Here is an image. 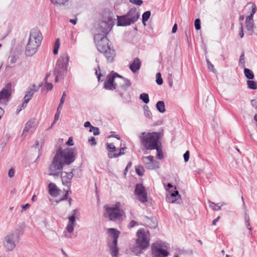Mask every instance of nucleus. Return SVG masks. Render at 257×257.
Here are the masks:
<instances>
[{
    "mask_svg": "<svg viewBox=\"0 0 257 257\" xmlns=\"http://www.w3.org/2000/svg\"><path fill=\"white\" fill-rule=\"evenodd\" d=\"M167 246L165 242H157L152 244V254L153 257H167L169 252L165 248Z\"/></svg>",
    "mask_w": 257,
    "mask_h": 257,
    "instance_id": "obj_11",
    "label": "nucleus"
},
{
    "mask_svg": "<svg viewBox=\"0 0 257 257\" xmlns=\"http://www.w3.org/2000/svg\"><path fill=\"white\" fill-rule=\"evenodd\" d=\"M60 113H59V112H56V113H55V116H54V122H53V123L52 124V125H53L55 122L57 120H58L59 119V115H60Z\"/></svg>",
    "mask_w": 257,
    "mask_h": 257,
    "instance_id": "obj_59",
    "label": "nucleus"
},
{
    "mask_svg": "<svg viewBox=\"0 0 257 257\" xmlns=\"http://www.w3.org/2000/svg\"><path fill=\"white\" fill-rule=\"evenodd\" d=\"M117 76H118V74L113 71L108 75L104 83V88L111 90L115 89L118 84L116 83V81H115V78L117 77Z\"/></svg>",
    "mask_w": 257,
    "mask_h": 257,
    "instance_id": "obj_12",
    "label": "nucleus"
},
{
    "mask_svg": "<svg viewBox=\"0 0 257 257\" xmlns=\"http://www.w3.org/2000/svg\"><path fill=\"white\" fill-rule=\"evenodd\" d=\"M156 83L158 85H162L163 83V80L162 78L161 74L160 73H157L156 74Z\"/></svg>",
    "mask_w": 257,
    "mask_h": 257,
    "instance_id": "obj_43",
    "label": "nucleus"
},
{
    "mask_svg": "<svg viewBox=\"0 0 257 257\" xmlns=\"http://www.w3.org/2000/svg\"><path fill=\"white\" fill-rule=\"evenodd\" d=\"M45 86L47 91H50L53 88V85L51 83L46 82Z\"/></svg>",
    "mask_w": 257,
    "mask_h": 257,
    "instance_id": "obj_53",
    "label": "nucleus"
},
{
    "mask_svg": "<svg viewBox=\"0 0 257 257\" xmlns=\"http://www.w3.org/2000/svg\"><path fill=\"white\" fill-rule=\"evenodd\" d=\"M97 68H98V69L95 70V74L98 79V81H99L100 80L101 73H100V69L99 65H98Z\"/></svg>",
    "mask_w": 257,
    "mask_h": 257,
    "instance_id": "obj_47",
    "label": "nucleus"
},
{
    "mask_svg": "<svg viewBox=\"0 0 257 257\" xmlns=\"http://www.w3.org/2000/svg\"><path fill=\"white\" fill-rule=\"evenodd\" d=\"M18 58L15 55H11L8 58V63L12 65L16 63Z\"/></svg>",
    "mask_w": 257,
    "mask_h": 257,
    "instance_id": "obj_40",
    "label": "nucleus"
},
{
    "mask_svg": "<svg viewBox=\"0 0 257 257\" xmlns=\"http://www.w3.org/2000/svg\"><path fill=\"white\" fill-rule=\"evenodd\" d=\"M108 233L110 234L111 242H108V245L110 250V253L112 257H117L118 252V248L117 246V238L120 234V232L114 228H109Z\"/></svg>",
    "mask_w": 257,
    "mask_h": 257,
    "instance_id": "obj_9",
    "label": "nucleus"
},
{
    "mask_svg": "<svg viewBox=\"0 0 257 257\" xmlns=\"http://www.w3.org/2000/svg\"><path fill=\"white\" fill-rule=\"evenodd\" d=\"M220 219V217L219 216H218L216 218H215V219H214L212 221V224L213 225H215L216 224V222L217 221H218V220H219Z\"/></svg>",
    "mask_w": 257,
    "mask_h": 257,
    "instance_id": "obj_64",
    "label": "nucleus"
},
{
    "mask_svg": "<svg viewBox=\"0 0 257 257\" xmlns=\"http://www.w3.org/2000/svg\"><path fill=\"white\" fill-rule=\"evenodd\" d=\"M117 78H118L119 79L116 81V83L118 84L117 88L120 87L123 90H126L131 85V82L128 79L124 78L119 74Z\"/></svg>",
    "mask_w": 257,
    "mask_h": 257,
    "instance_id": "obj_17",
    "label": "nucleus"
},
{
    "mask_svg": "<svg viewBox=\"0 0 257 257\" xmlns=\"http://www.w3.org/2000/svg\"><path fill=\"white\" fill-rule=\"evenodd\" d=\"M67 199L68 197L67 196V195L64 194V195L62 198H61L58 201H57L56 202L58 203L60 201L67 200Z\"/></svg>",
    "mask_w": 257,
    "mask_h": 257,
    "instance_id": "obj_61",
    "label": "nucleus"
},
{
    "mask_svg": "<svg viewBox=\"0 0 257 257\" xmlns=\"http://www.w3.org/2000/svg\"><path fill=\"white\" fill-rule=\"evenodd\" d=\"M66 96V94L65 92H63L62 96L60 99V103L63 104L65 101V97Z\"/></svg>",
    "mask_w": 257,
    "mask_h": 257,
    "instance_id": "obj_55",
    "label": "nucleus"
},
{
    "mask_svg": "<svg viewBox=\"0 0 257 257\" xmlns=\"http://www.w3.org/2000/svg\"><path fill=\"white\" fill-rule=\"evenodd\" d=\"M43 37L41 33L37 29H32L30 34L29 39L26 47V55L32 56L38 51Z\"/></svg>",
    "mask_w": 257,
    "mask_h": 257,
    "instance_id": "obj_3",
    "label": "nucleus"
},
{
    "mask_svg": "<svg viewBox=\"0 0 257 257\" xmlns=\"http://www.w3.org/2000/svg\"><path fill=\"white\" fill-rule=\"evenodd\" d=\"M140 17L139 9L131 8L124 15L117 16V26H126L136 23Z\"/></svg>",
    "mask_w": 257,
    "mask_h": 257,
    "instance_id": "obj_7",
    "label": "nucleus"
},
{
    "mask_svg": "<svg viewBox=\"0 0 257 257\" xmlns=\"http://www.w3.org/2000/svg\"><path fill=\"white\" fill-rule=\"evenodd\" d=\"M156 108L161 113H164L166 111L165 103L163 101H159L156 103Z\"/></svg>",
    "mask_w": 257,
    "mask_h": 257,
    "instance_id": "obj_26",
    "label": "nucleus"
},
{
    "mask_svg": "<svg viewBox=\"0 0 257 257\" xmlns=\"http://www.w3.org/2000/svg\"><path fill=\"white\" fill-rule=\"evenodd\" d=\"M154 150H156L157 151V157L159 159H162L163 158V155L162 151V149L161 148V145L159 144L158 146H157V149H155Z\"/></svg>",
    "mask_w": 257,
    "mask_h": 257,
    "instance_id": "obj_33",
    "label": "nucleus"
},
{
    "mask_svg": "<svg viewBox=\"0 0 257 257\" xmlns=\"http://www.w3.org/2000/svg\"><path fill=\"white\" fill-rule=\"evenodd\" d=\"M246 7H248L249 9H251V13L249 16L246 17V20L253 22V16L255 13L256 11L255 5L254 4L249 3L247 4Z\"/></svg>",
    "mask_w": 257,
    "mask_h": 257,
    "instance_id": "obj_24",
    "label": "nucleus"
},
{
    "mask_svg": "<svg viewBox=\"0 0 257 257\" xmlns=\"http://www.w3.org/2000/svg\"><path fill=\"white\" fill-rule=\"evenodd\" d=\"M141 144L146 150H152L157 149V146L160 144L159 142V134L157 132H143L140 137Z\"/></svg>",
    "mask_w": 257,
    "mask_h": 257,
    "instance_id": "obj_4",
    "label": "nucleus"
},
{
    "mask_svg": "<svg viewBox=\"0 0 257 257\" xmlns=\"http://www.w3.org/2000/svg\"><path fill=\"white\" fill-rule=\"evenodd\" d=\"M84 126L85 127H89L90 128L92 125L89 121H86L84 124Z\"/></svg>",
    "mask_w": 257,
    "mask_h": 257,
    "instance_id": "obj_63",
    "label": "nucleus"
},
{
    "mask_svg": "<svg viewBox=\"0 0 257 257\" xmlns=\"http://www.w3.org/2000/svg\"><path fill=\"white\" fill-rule=\"evenodd\" d=\"M60 42L59 39H57L55 41L54 49H53V53L54 55H56L58 53V50L60 47Z\"/></svg>",
    "mask_w": 257,
    "mask_h": 257,
    "instance_id": "obj_30",
    "label": "nucleus"
},
{
    "mask_svg": "<svg viewBox=\"0 0 257 257\" xmlns=\"http://www.w3.org/2000/svg\"><path fill=\"white\" fill-rule=\"evenodd\" d=\"M75 216L71 215L69 217V222L67 225L66 229L69 233H72L74 230V227L76 224Z\"/></svg>",
    "mask_w": 257,
    "mask_h": 257,
    "instance_id": "obj_23",
    "label": "nucleus"
},
{
    "mask_svg": "<svg viewBox=\"0 0 257 257\" xmlns=\"http://www.w3.org/2000/svg\"><path fill=\"white\" fill-rule=\"evenodd\" d=\"M66 144L68 146H73V139L72 137H69L68 140L66 142Z\"/></svg>",
    "mask_w": 257,
    "mask_h": 257,
    "instance_id": "obj_58",
    "label": "nucleus"
},
{
    "mask_svg": "<svg viewBox=\"0 0 257 257\" xmlns=\"http://www.w3.org/2000/svg\"><path fill=\"white\" fill-rule=\"evenodd\" d=\"M253 26V22L249 20H245V27L247 30H251Z\"/></svg>",
    "mask_w": 257,
    "mask_h": 257,
    "instance_id": "obj_42",
    "label": "nucleus"
},
{
    "mask_svg": "<svg viewBox=\"0 0 257 257\" xmlns=\"http://www.w3.org/2000/svg\"><path fill=\"white\" fill-rule=\"evenodd\" d=\"M137 237L136 249L138 248L139 250H143L147 248L149 245V233L144 229H140L137 232Z\"/></svg>",
    "mask_w": 257,
    "mask_h": 257,
    "instance_id": "obj_10",
    "label": "nucleus"
},
{
    "mask_svg": "<svg viewBox=\"0 0 257 257\" xmlns=\"http://www.w3.org/2000/svg\"><path fill=\"white\" fill-rule=\"evenodd\" d=\"M239 36H240V37L241 38H242L244 36L243 30V26H242V24L241 23H240V27L239 28Z\"/></svg>",
    "mask_w": 257,
    "mask_h": 257,
    "instance_id": "obj_52",
    "label": "nucleus"
},
{
    "mask_svg": "<svg viewBox=\"0 0 257 257\" xmlns=\"http://www.w3.org/2000/svg\"><path fill=\"white\" fill-rule=\"evenodd\" d=\"M239 65L241 66L242 68H244L245 65V56L244 52H243L239 57Z\"/></svg>",
    "mask_w": 257,
    "mask_h": 257,
    "instance_id": "obj_37",
    "label": "nucleus"
},
{
    "mask_svg": "<svg viewBox=\"0 0 257 257\" xmlns=\"http://www.w3.org/2000/svg\"><path fill=\"white\" fill-rule=\"evenodd\" d=\"M126 149V147L121 148L118 150H116V152H114V153H111V152H108V157L109 158L111 159L113 158H117L121 155L124 154L123 151Z\"/></svg>",
    "mask_w": 257,
    "mask_h": 257,
    "instance_id": "obj_25",
    "label": "nucleus"
},
{
    "mask_svg": "<svg viewBox=\"0 0 257 257\" xmlns=\"http://www.w3.org/2000/svg\"><path fill=\"white\" fill-rule=\"evenodd\" d=\"M89 143L92 146H95L96 144V142L95 141V139L93 137H91L89 140H88Z\"/></svg>",
    "mask_w": 257,
    "mask_h": 257,
    "instance_id": "obj_50",
    "label": "nucleus"
},
{
    "mask_svg": "<svg viewBox=\"0 0 257 257\" xmlns=\"http://www.w3.org/2000/svg\"><path fill=\"white\" fill-rule=\"evenodd\" d=\"M244 68V74L245 76L248 79L252 80L254 78V75L253 72L249 69L245 68Z\"/></svg>",
    "mask_w": 257,
    "mask_h": 257,
    "instance_id": "obj_27",
    "label": "nucleus"
},
{
    "mask_svg": "<svg viewBox=\"0 0 257 257\" xmlns=\"http://www.w3.org/2000/svg\"><path fill=\"white\" fill-rule=\"evenodd\" d=\"M131 3L135 4L137 6H141L143 4L142 0H129Z\"/></svg>",
    "mask_w": 257,
    "mask_h": 257,
    "instance_id": "obj_46",
    "label": "nucleus"
},
{
    "mask_svg": "<svg viewBox=\"0 0 257 257\" xmlns=\"http://www.w3.org/2000/svg\"><path fill=\"white\" fill-rule=\"evenodd\" d=\"M177 30V25L176 24H175L173 27L172 30V33H175Z\"/></svg>",
    "mask_w": 257,
    "mask_h": 257,
    "instance_id": "obj_60",
    "label": "nucleus"
},
{
    "mask_svg": "<svg viewBox=\"0 0 257 257\" xmlns=\"http://www.w3.org/2000/svg\"><path fill=\"white\" fill-rule=\"evenodd\" d=\"M206 62L207 63L208 69L209 70H211L213 72H214V71H215V69L214 68V66L211 63L209 60L206 59Z\"/></svg>",
    "mask_w": 257,
    "mask_h": 257,
    "instance_id": "obj_49",
    "label": "nucleus"
},
{
    "mask_svg": "<svg viewBox=\"0 0 257 257\" xmlns=\"http://www.w3.org/2000/svg\"><path fill=\"white\" fill-rule=\"evenodd\" d=\"M167 202L171 203H179L181 200V196L178 191L176 190L166 197Z\"/></svg>",
    "mask_w": 257,
    "mask_h": 257,
    "instance_id": "obj_18",
    "label": "nucleus"
},
{
    "mask_svg": "<svg viewBox=\"0 0 257 257\" xmlns=\"http://www.w3.org/2000/svg\"><path fill=\"white\" fill-rule=\"evenodd\" d=\"M142 161L148 170H154L159 168V162L154 160V157L152 156L143 157Z\"/></svg>",
    "mask_w": 257,
    "mask_h": 257,
    "instance_id": "obj_14",
    "label": "nucleus"
},
{
    "mask_svg": "<svg viewBox=\"0 0 257 257\" xmlns=\"http://www.w3.org/2000/svg\"><path fill=\"white\" fill-rule=\"evenodd\" d=\"M49 193L52 196H57L59 194L60 190L58 188L57 186L53 183H51L48 185Z\"/></svg>",
    "mask_w": 257,
    "mask_h": 257,
    "instance_id": "obj_22",
    "label": "nucleus"
},
{
    "mask_svg": "<svg viewBox=\"0 0 257 257\" xmlns=\"http://www.w3.org/2000/svg\"><path fill=\"white\" fill-rule=\"evenodd\" d=\"M190 153L189 151H187L183 155L184 161L187 162L189 159Z\"/></svg>",
    "mask_w": 257,
    "mask_h": 257,
    "instance_id": "obj_48",
    "label": "nucleus"
},
{
    "mask_svg": "<svg viewBox=\"0 0 257 257\" xmlns=\"http://www.w3.org/2000/svg\"><path fill=\"white\" fill-rule=\"evenodd\" d=\"M106 149L109 151V152L111 153H114V152H116L117 150L113 144L106 143Z\"/></svg>",
    "mask_w": 257,
    "mask_h": 257,
    "instance_id": "obj_34",
    "label": "nucleus"
},
{
    "mask_svg": "<svg viewBox=\"0 0 257 257\" xmlns=\"http://www.w3.org/2000/svg\"><path fill=\"white\" fill-rule=\"evenodd\" d=\"M14 174H15V170L13 168L10 169L9 170V173H8L9 177L10 178H12V177H14Z\"/></svg>",
    "mask_w": 257,
    "mask_h": 257,
    "instance_id": "obj_54",
    "label": "nucleus"
},
{
    "mask_svg": "<svg viewBox=\"0 0 257 257\" xmlns=\"http://www.w3.org/2000/svg\"><path fill=\"white\" fill-rule=\"evenodd\" d=\"M119 206L120 205L118 202L116 203L113 207H110L107 205L103 206V208L105 210L104 217L113 221L120 220L124 212L122 209H119Z\"/></svg>",
    "mask_w": 257,
    "mask_h": 257,
    "instance_id": "obj_8",
    "label": "nucleus"
},
{
    "mask_svg": "<svg viewBox=\"0 0 257 257\" xmlns=\"http://www.w3.org/2000/svg\"><path fill=\"white\" fill-rule=\"evenodd\" d=\"M75 156L74 150L72 149L62 150L61 147L58 148L49 167V175L59 176L64 165H69L75 161Z\"/></svg>",
    "mask_w": 257,
    "mask_h": 257,
    "instance_id": "obj_2",
    "label": "nucleus"
},
{
    "mask_svg": "<svg viewBox=\"0 0 257 257\" xmlns=\"http://www.w3.org/2000/svg\"><path fill=\"white\" fill-rule=\"evenodd\" d=\"M132 162H130L127 165L124 171V174L125 175L128 171V169L131 168L132 166Z\"/></svg>",
    "mask_w": 257,
    "mask_h": 257,
    "instance_id": "obj_57",
    "label": "nucleus"
},
{
    "mask_svg": "<svg viewBox=\"0 0 257 257\" xmlns=\"http://www.w3.org/2000/svg\"><path fill=\"white\" fill-rule=\"evenodd\" d=\"M144 114L145 116L148 117V118H151L152 117V113L150 110H149V108L148 105H145L144 106Z\"/></svg>",
    "mask_w": 257,
    "mask_h": 257,
    "instance_id": "obj_38",
    "label": "nucleus"
},
{
    "mask_svg": "<svg viewBox=\"0 0 257 257\" xmlns=\"http://www.w3.org/2000/svg\"><path fill=\"white\" fill-rule=\"evenodd\" d=\"M140 99H141L146 104H147L149 102V96L147 93H142L140 96Z\"/></svg>",
    "mask_w": 257,
    "mask_h": 257,
    "instance_id": "obj_31",
    "label": "nucleus"
},
{
    "mask_svg": "<svg viewBox=\"0 0 257 257\" xmlns=\"http://www.w3.org/2000/svg\"><path fill=\"white\" fill-rule=\"evenodd\" d=\"M139 225V223L135 221V220H132L131 221L129 225H128V227L129 228H133L134 227H135V226H137V225Z\"/></svg>",
    "mask_w": 257,
    "mask_h": 257,
    "instance_id": "obj_51",
    "label": "nucleus"
},
{
    "mask_svg": "<svg viewBox=\"0 0 257 257\" xmlns=\"http://www.w3.org/2000/svg\"><path fill=\"white\" fill-rule=\"evenodd\" d=\"M195 27L197 30H199L201 29V22L199 19H196L194 22Z\"/></svg>",
    "mask_w": 257,
    "mask_h": 257,
    "instance_id": "obj_45",
    "label": "nucleus"
},
{
    "mask_svg": "<svg viewBox=\"0 0 257 257\" xmlns=\"http://www.w3.org/2000/svg\"><path fill=\"white\" fill-rule=\"evenodd\" d=\"M27 103L28 102L24 100V101L21 103V104L18 106L17 113H18L23 109L25 108L26 107Z\"/></svg>",
    "mask_w": 257,
    "mask_h": 257,
    "instance_id": "obj_44",
    "label": "nucleus"
},
{
    "mask_svg": "<svg viewBox=\"0 0 257 257\" xmlns=\"http://www.w3.org/2000/svg\"><path fill=\"white\" fill-rule=\"evenodd\" d=\"M23 233V229L19 227L4 237L3 244L7 251H12L15 248L16 245L19 242L20 236Z\"/></svg>",
    "mask_w": 257,
    "mask_h": 257,
    "instance_id": "obj_5",
    "label": "nucleus"
},
{
    "mask_svg": "<svg viewBox=\"0 0 257 257\" xmlns=\"http://www.w3.org/2000/svg\"><path fill=\"white\" fill-rule=\"evenodd\" d=\"M35 128V122L34 120H30L26 123V126L23 130L22 136L25 137L27 133H32Z\"/></svg>",
    "mask_w": 257,
    "mask_h": 257,
    "instance_id": "obj_19",
    "label": "nucleus"
},
{
    "mask_svg": "<svg viewBox=\"0 0 257 257\" xmlns=\"http://www.w3.org/2000/svg\"><path fill=\"white\" fill-rule=\"evenodd\" d=\"M210 203V207L213 210L215 211H218L221 210V206L219 205V204L214 203L210 201H209Z\"/></svg>",
    "mask_w": 257,
    "mask_h": 257,
    "instance_id": "obj_36",
    "label": "nucleus"
},
{
    "mask_svg": "<svg viewBox=\"0 0 257 257\" xmlns=\"http://www.w3.org/2000/svg\"><path fill=\"white\" fill-rule=\"evenodd\" d=\"M74 170L73 169L69 172L62 171L60 174L63 185L67 186L68 188H70L71 186V180L74 175L73 173Z\"/></svg>",
    "mask_w": 257,
    "mask_h": 257,
    "instance_id": "obj_15",
    "label": "nucleus"
},
{
    "mask_svg": "<svg viewBox=\"0 0 257 257\" xmlns=\"http://www.w3.org/2000/svg\"><path fill=\"white\" fill-rule=\"evenodd\" d=\"M247 85L249 88L255 90L257 89V83L255 81L252 80L247 81Z\"/></svg>",
    "mask_w": 257,
    "mask_h": 257,
    "instance_id": "obj_28",
    "label": "nucleus"
},
{
    "mask_svg": "<svg viewBox=\"0 0 257 257\" xmlns=\"http://www.w3.org/2000/svg\"><path fill=\"white\" fill-rule=\"evenodd\" d=\"M141 66V62L138 57L135 58L133 62L130 65V69L133 72L135 73L139 70Z\"/></svg>",
    "mask_w": 257,
    "mask_h": 257,
    "instance_id": "obj_20",
    "label": "nucleus"
},
{
    "mask_svg": "<svg viewBox=\"0 0 257 257\" xmlns=\"http://www.w3.org/2000/svg\"><path fill=\"white\" fill-rule=\"evenodd\" d=\"M11 84L8 83L0 91V102L8 101L11 96Z\"/></svg>",
    "mask_w": 257,
    "mask_h": 257,
    "instance_id": "obj_16",
    "label": "nucleus"
},
{
    "mask_svg": "<svg viewBox=\"0 0 257 257\" xmlns=\"http://www.w3.org/2000/svg\"><path fill=\"white\" fill-rule=\"evenodd\" d=\"M68 61L69 56L66 53L62 54L57 60L54 72L56 82L66 75Z\"/></svg>",
    "mask_w": 257,
    "mask_h": 257,
    "instance_id": "obj_6",
    "label": "nucleus"
},
{
    "mask_svg": "<svg viewBox=\"0 0 257 257\" xmlns=\"http://www.w3.org/2000/svg\"><path fill=\"white\" fill-rule=\"evenodd\" d=\"M244 220L245 222L246 225L247 227V228L249 230L251 229V228L250 226V223H249V215L247 213V211H245L244 212Z\"/></svg>",
    "mask_w": 257,
    "mask_h": 257,
    "instance_id": "obj_35",
    "label": "nucleus"
},
{
    "mask_svg": "<svg viewBox=\"0 0 257 257\" xmlns=\"http://www.w3.org/2000/svg\"><path fill=\"white\" fill-rule=\"evenodd\" d=\"M112 28L111 21H103L99 24V31L102 34H96L94 36V40L98 51L103 53L108 62H112L115 57V52L111 46L106 35Z\"/></svg>",
    "mask_w": 257,
    "mask_h": 257,
    "instance_id": "obj_1",
    "label": "nucleus"
},
{
    "mask_svg": "<svg viewBox=\"0 0 257 257\" xmlns=\"http://www.w3.org/2000/svg\"><path fill=\"white\" fill-rule=\"evenodd\" d=\"M51 2L56 5H65L69 0H50Z\"/></svg>",
    "mask_w": 257,
    "mask_h": 257,
    "instance_id": "obj_32",
    "label": "nucleus"
},
{
    "mask_svg": "<svg viewBox=\"0 0 257 257\" xmlns=\"http://www.w3.org/2000/svg\"><path fill=\"white\" fill-rule=\"evenodd\" d=\"M135 194L137 195L138 199L142 203L148 202L147 193L145 187L142 184H137L135 187Z\"/></svg>",
    "mask_w": 257,
    "mask_h": 257,
    "instance_id": "obj_13",
    "label": "nucleus"
},
{
    "mask_svg": "<svg viewBox=\"0 0 257 257\" xmlns=\"http://www.w3.org/2000/svg\"><path fill=\"white\" fill-rule=\"evenodd\" d=\"M30 206V205L29 203H27L25 205H22L21 206L22 209L21 210V212H23L25 210H26L28 208H29Z\"/></svg>",
    "mask_w": 257,
    "mask_h": 257,
    "instance_id": "obj_56",
    "label": "nucleus"
},
{
    "mask_svg": "<svg viewBox=\"0 0 257 257\" xmlns=\"http://www.w3.org/2000/svg\"><path fill=\"white\" fill-rule=\"evenodd\" d=\"M38 90V89L36 88V85L33 84L32 88H30L28 91H26L25 95L24 100L28 103L29 100L32 98L35 92Z\"/></svg>",
    "mask_w": 257,
    "mask_h": 257,
    "instance_id": "obj_21",
    "label": "nucleus"
},
{
    "mask_svg": "<svg viewBox=\"0 0 257 257\" xmlns=\"http://www.w3.org/2000/svg\"><path fill=\"white\" fill-rule=\"evenodd\" d=\"M63 104H61V103H59V105H58V107L57 109V112H59V113H60L61 112V109H62V106H63Z\"/></svg>",
    "mask_w": 257,
    "mask_h": 257,
    "instance_id": "obj_62",
    "label": "nucleus"
},
{
    "mask_svg": "<svg viewBox=\"0 0 257 257\" xmlns=\"http://www.w3.org/2000/svg\"><path fill=\"white\" fill-rule=\"evenodd\" d=\"M136 171L137 174L140 176H142L144 175V169L143 166H138L136 167Z\"/></svg>",
    "mask_w": 257,
    "mask_h": 257,
    "instance_id": "obj_39",
    "label": "nucleus"
},
{
    "mask_svg": "<svg viewBox=\"0 0 257 257\" xmlns=\"http://www.w3.org/2000/svg\"><path fill=\"white\" fill-rule=\"evenodd\" d=\"M151 16V12L150 11H146L142 15V22L144 25H146V22H147L150 18Z\"/></svg>",
    "mask_w": 257,
    "mask_h": 257,
    "instance_id": "obj_29",
    "label": "nucleus"
},
{
    "mask_svg": "<svg viewBox=\"0 0 257 257\" xmlns=\"http://www.w3.org/2000/svg\"><path fill=\"white\" fill-rule=\"evenodd\" d=\"M89 132H92L94 136L98 135L100 134L99 128L93 126H91V127L89 129Z\"/></svg>",
    "mask_w": 257,
    "mask_h": 257,
    "instance_id": "obj_41",
    "label": "nucleus"
}]
</instances>
